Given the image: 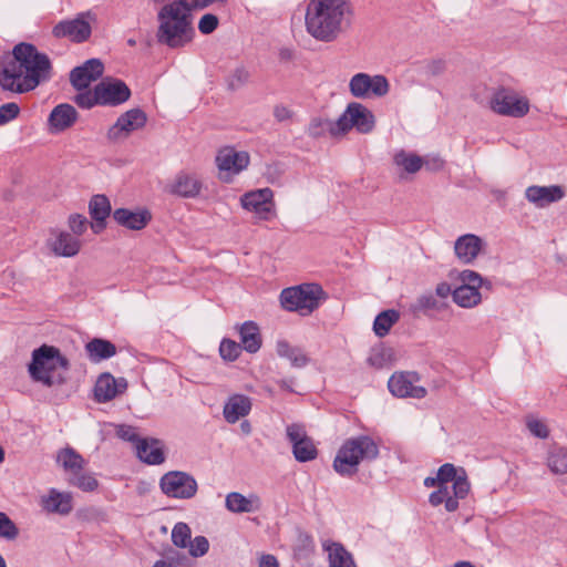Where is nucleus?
I'll return each instance as SVG.
<instances>
[{"mask_svg":"<svg viewBox=\"0 0 567 567\" xmlns=\"http://www.w3.org/2000/svg\"><path fill=\"white\" fill-rule=\"evenodd\" d=\"M153 567H177L172 560L159 559L154 563Z\"/></svg>","mask_w":567,"mask_h":567,"instance_id":"nucleus-64","label":"nucleus"},{"mask_svg":"<svg viewBox=\"0 0 567 567\" xmlns=\"http://www.w3.org/2000/svg\"><path fill=\"white\" fill-rule=\"evenodd\" d=\"M202 188V181L195 174L186 172L178 173L173 182L166 186V190L169 194L183 198H195L199 196Z\"/></svg>","mask_w":567,"mask_h":567,"instance_id":"nucleus-22","label":"nucleus"},{"mask_svg":"<svg viewBox=\"0 0 567 567\" xmlns=\"http://www.w3.org/2000/svg\"><path fill=\"white\" fill-rule=\"evenodd\" d=\"M446 62L442 59L432 60L426 64V73L432 76H439L444 73Z\"/></svg>","mask_w":567,"mask_h":567,"instance_id":"nucleus-57","label":"nucleus"},{"mask_svg":"<svg viewBox=\"0 0 567 567\" xmlns=\"http://www.w3.org/2000/svg\"><path fill=\"white\" fill-rule=\"evenodd\" d=\"M279 58L281 61H290L293 58V52L288 48H282L279 51Z\"/></svg>","mask_w":567,"mask_h":567,"instance_id":"nucleus-63","label":"nucleus"},{"mask_svg":"<svg viewBox=\"0 0 567 567\" xmlns=\"http://www.w3.org/2000/svg\"><path fill=\"white\" fill-rule=\"evenodd\" d=\"M392 354L393 352L390 348L383 346L375 347L371 350L367 361L371 367L380 369L391 361Z\"/></svg>","mask_w":567,"mask_h":567,"instance_id":"nucleus-42","label":"nucleus"},{"mask_svg":"<svg viewBox=\"0 0 567 567\" xmlns=\"http://www.w3.org/2000/svg\"><path fill=\"white\" fill-rule=\"evenodd\" d=\"M68 225L71 230V234L79 238L86 231L89 220L84 215L71 214L68 218Z\"/></svg>","mask_w":567,"mask_h":567,"instance_id":"nucleus-48","label":"nucleus"},{"mask_svg":"<svg viewBox=\"0 0 567 567\" xmlns=\"http://www.w3.org/2000/svg\"><path fill=\"white\" fill-rule=\"evenodd\" d=\"M192 532L186 523H177L172 530V542L179 548H186L190 542Z\"/></svg>","mask_w":567,"mask_h":567,"instance_id":"nucleus-45","label":"nucleus"},{"mask_svg":"<svg viewBox=\"0 0 567 567\" xmlns=\"http://www.w3.org/2000/svg\"><path fill=\"white\" fill-rule=\"evenodd\" d=\"M116 435L124 441L136 442V444L140 441L135 427L131 425H118L116 427Z\"/></svg>","mask_w":567,"mask_h":567,"instance_id":"nucleus-56","label":"nucleus"},{"mask_svg":"<svg viewBox=\"0 0 567 567\" xmlns=\"http://www.w3.org/2000/svg\"><path fill=\"white\" fill-rule=\"evenodd\" d=\"M113 219L120 225L131 230H141L150 223L152 216L148 210H131L127 208H117L113 212Z\"/></svg>","mask_w":567,"mask_h":567,"instance_id":"nucleus-28","label":"nucleus"},{"mask_svg":"<svg viewBox=\"0 0 567 567\" xmlns=\"http://www.w3.org/2000/svg\"><path fill=\"white\" fill-rule=\"evenodd\" d=\"M261 505L260 497L255 493L245 496L241 493L231 492L225 498L226 508L236 514L258 512L261 509Z\"/></svg>","mask_w":567,"mask_h":567,"instance_id":"nucleus-27","label":"nucleus"},{"mask_svg":"<svg viewBox=\"0 0 567 567\" xmlns=\"http://www.w3.org/2000/svg\"><path fill=\"white\" fill-rule=\"evenodd\" d=\"M69 368V360L58 348L42 344L32 351V360L28 364V372L32 381L52 388L66 382V377L60 370L66 372Z\"/></svg>","mask_w":567,"mask_h":567,"instance_id":"nucleus-4","label":"nucleus"},{"mask_svg":"<svg viewBox=\"0 0 567 567\" xmlns=\"http://www.w3.org/2000/svg\"><path fill=\"white\" fill-rule=\"evenodd\" d=\"M549 470L557 475L567 474V450L556 449L547 457Z\"/></svg>","mask_w":567,"mask_h":567,"instance_id":"nucleus-41","label":"nucleus"},{"mask_svg":"<svg viewBox=\"0 0 567 567\" xmlns=\"http://www.w3.org/2000/svg\"><path fill=\"white\" fill-rule=\"evenodd\" d=\"M189 554L193 557H202L204 556L209 548V543L204 536H196L193 540L190 539L188 546Z\"/></svg>","mask_w":567,"mask_h":567,"instance_id":"nucleus-51","label":"nucleus"},{"mask_svg":"<svg viewBox=\"0 0 567 567\" xmlns=\"http://www.w3.org/2000/svg\"><path fill=\"white\" fill-rule=\"evenodd\" d=\"M526 425L529 432L538 439H547L549 435L547 425L538 419H527Z\"/></svg>","mask_w":567,"mask_h":567,"instance_id":"nucleus-53","label":"nucleus"},{"mask_svg":"<svg viewBox=\"0 0 567 567\" xmlns=\"http://www.w3.org/2000/svg\"><path fill=\"white\" fill-rule=\"evenodd\" d=\"M436 481L440 485L449 486L452 483V491L456 498H465L470 492V482L464 468H456L451 463L443 464L436 473Z\"/></svg>","mask_w":567,"mask_h":567,"instance_id":"nucleus-19","label":"nucleus"},{"mask_svg":"<svg viewBox=\"0 0 567 567\" xmlns=\"http://www.w3.org/2000/svg\"><path fill=\"white\" fill-rule=\"evenodd\" d=\"M286 434L292 445V454L298 462L306 463L317 457L318 450L303 425L290 424L286 429Z\"/></svg>","mask_w":567,"mask_h":567,"instance_id":"nucleus-14","label":"nucleus"},{"mask_svg":"<svg viewBox=\"0 0 567 567\" xmlns=\"http://www.w3.org/2000/svg\"><path fill=\"white\" fill-rule=\"evenodd\" d=\"M330 567H357L352 555L339 543L324 545Z\"/></svg>","mask_w":567,"mask_h":567,"instance_id":"nucleus-36","label":"nucleus"},{"mask_svg":"<svg viewBox=\"0 0 567 567\" xmlns=\"http://www.w3.org/2000/svg\"><path fill=\"white\" fill-rule=\"evenodd\" d=\"M178 2H184L187 11L190 13L196 10H204L212 6L215 2L226 4L228 0H177Z\"/></svg>","mask_w":567,"mask_h":567,"instance_id":"nucleus-55","label":"nucleus"},{"mask_svg":"<svg viewBox=\"0 0 567 567\" xmlns=\"http://www.w3.org/2000/svg\"><path fill=\"white\" fill-rule=\"evenodd\" d=\"M69 483L84 492H93L99 486V482L93 475L83 473L82 471L71 476Z\"/></svg>","mask_w":567,"mask_h":567,"instance_id":"nucleus-44","label":"nucleus"},{"mask_svg":"<svg viewBox=\"0 0 567 567\" xmlns=\"http://www.w3.org/2000/svg\"><path fill=\"white\" fill-rule=\"evenodd\" d=\"M159 487L164 495L177 499H190L198 491L195 477L183 471H171L159 480Z\"/></svg>","mask_w":567,"mask_h":567,"instance_id":"nucleus-10","label":"nucleus"},{"mask_svg":"<svg viewBox=\"0 0 567 567\" xmlns=\"http://www.w3.org/2000/svg\"><path fill=\"white\" fill-rule=\"evenodd\" d=\"M414 312L439 309V301L432 293H425L420 296L416 301L411 306Z\"/></svg>","mask_w":567,"mask_h":567,"instance_id":"nucleus-49","label":"nucleus"},{"mask_svg":"<svg viewBox=\"0 0 567 567\" xmlns=\"http://www.w3.org/2000/svg\"><path fill=\"white\" fill-rule=\"evenodd\" d=\"M51 235L49 247L55 256L70 258L78 255L81 250L82 241L71 233L54 230Z\"/></svg>","mask_w":567,"mask_h":567,"instance_id":"nucleus-25","label":"nucleus"},{"mask_svg":"<svg viewBox=\"0 0 567 567\" xmlns=\"http://www.w3.org/2000/svg\"><path fill=\"white\" fill-rule=\"evenodd\" d=\"M218 18L213 13L204 14L198 22V30L203 34H210L218 27Z\"/></svg>","mask_w":567,"mask_h":567,"instance_id":"nucleus-54","label":"nucleus"},{"mask_svg":"<svg viewBox=\"0 0 567 567\" xmlns=\"http://www.w3.org/2000/svg\"><path fill=\"white\" fill-rule=\"evenodd\" d=\"M130 97L131 90L122 80L106 78L97 83L93 91L78 93L73 101L82 109H92L95 105L117 106Z\"/></svg>","mask_w":567,"mask_h":567,"instance_id":"nucleus-6","label":"nucleus"},{"mask_svg":"<svg viewBox=\"0 0 567 567\" xmlns=\"http://www.w3.org/2000/svg\"><path fill=\"white\" fill-rule=\"evenodd\" d=\"M93 21H95V16L92 12H82L72 20L59 22L52 32L56 38H69L73 42L81 43L90 38L91 22Z\"/></svg>","mask_w":567,"mask_h":567,"instance_id":"nucleus-12","label":"nucleus"},{"mask_svg":"<svg viewBox=\"0 0 567 567\" xmlns=\"http://www.w3.org/2000/svg\"><path fill=\"white\" fill-rule=\"evenodd\" d=\"M493 112L503 116L523 117L529 112V101L513 89L498 87L489 100Z\"/></svg>","mask_w":567,"mask_h":567,"instance_id":"nucleus-9","label":"nucleus"},{"mask_svg":"<svg viewBox=\"0 0 567 567\" xmlns=\"http://www.w3.org/2000/svg\"><path fill=\"white\" fill-rule=\"evenodd\" d=\"M240 344L249 353H256L261 347L259 327L254 321H246L239 328Z\"/></svg>","mask_w":567,"mask_h":567,"instance_id":"nucleus-33","label":"nucleus"},{"mask_svg":"<svg viewBox=\"0 0 567 567\" xmlns=\"http://www.w3.org/2000/svg\"><path fill=\"white\" fill-rule=\"evenodd\" d=\"M241 344L230 339H224L219 346V353L224 360L235 361L241 353Z\"/></svg>","mask_w":567,"mask_h":567,"instance_id":"nucleus-46","label":"nucleus"},{"mask_svg":"<svg viewBox=\"0 0 567 567\" xmlns=\"http://www.w3.org/2000/svg\"><path fill=\"white\" fill-rule=\"evenodd\" d=\"M259 567H278V560L272 555H262L259 560Z\"/></svg>","mask_w":567,"mask_h":567,"instance_id":"nucleus-59","label":"nucleus"},{"mask_svg":"<svg viewBox=\"0 0 567 567\" xmlns=\"http://www.w3.org/2000/svg\"><path fill=\"white\" fill-rule=\"evenodd\" d=\"M164 559L172 560L177 567H179L185 557L181 555L178 551L171 550Z\"/></svg>","mask_w":567,"mask_h":567,"instance_id":"nucleus-61","label":"nucleus"},{"mask_svg":"<svg viewBox=\"0 0 567 567\" xmlns=\"http://www.w3.org/2000/svg\"><path fill=\"white\" fill-rule=\"evenodd\" d=\"M460 280L462 285H467L475 289H480L484 284H487L478 272L470 269H465L460 274ZM491 285L488 284V287Z\"/></svg>","mask_w":567,"mask_h":567,"instance_id":"nucleus-50","label":"nucleus"},{"mask_svg":"<svg viewBox=\"0 0 567 567\" xmlns=\"http://www.w3.org/2000/svg\"><path fill=\"white\" fill-rule=\"evenodd\" d=\"M248 164L249 155L247 152H238L229 146L219 150L216 156L219 178L224 182H229L230 176L239 174Z\"/></svg>","mask_w":567,"mask_h":567,"instance_id":"nucleus-15","label":"nucleus"},{"mask_svg":"<svg viewBox=\"0 0 567 567\" xmlns=\"http://www.w3.org/2000/svg\"><path fill=\"white\" fill-rule=\"evenodd\" d=\"M419 380V374L415 372L394 373L389 379L388 388L393 395L399 398L422 399L426 395V389L415 384Z\"/></svg>","mask_w":567,"mask_h":567,"instance_id":"nucleus-17","label":"nucleus"},{"mask_svg":"<svg viewBox=\"0 0 567 567\" xmlns=\"http://www.w3.org/2000/svg\"><path fill=\"white\" fill-rule=\"evenodd\" d=\"M293 115V112L282 104H278L274 107V116L278 122L289 121Z\"/></svg>","mask_w":567,"mask_h":567,"instance_id":"nucleus-58","label":"nucleus"},{"mask_svg":"<svg viewBox=\"0 0 567 567\" xmlns=\"http://www.w3.org/2000/svg\"><path fill=\"white\" fill-rule=\"evenodd\" d=\"M137 457L150 465H158L165 461L163 445L156 439H144L136 444Z\"/></svg>","mask_w":567,"mask_h":567,"instance_id":"nucleus-30","label":"nucleus"},{"mask_svg":"<svg viewBox=\"0 0 567 567\" xmlns=\"http://www.w3.org/2000/svg\"><path fill=\"white\" fill-rule=\"evenodd\" d=\"M453 301L462 308H473L481 303L480 290L467 285H461L452 292Z\"/></svg>","mask_w":567,"mask_h":567,"instance_id":"nucleus-37","label":"nucleus"},{"mask_svg":"<svg viewBox=\"0 0 567 567\" xmlns=\"http://www.w3.org/2000/svg\"><path fill=\"white\" fill-rule=\"evenodd\" d=\"M79 113L74 106L68 103L56 105L48 118L49 131L53 134L61 133L78 121Z\"/></svg>","mask_w":567,"mask_h":567,"instance_id":"nucleus-26","label":"nucleus"},{"mask_svg":"<svg viewBox=\"0 0 567 567\" xmlns=\"http://www.w3.org/2000/svg\"><path fill=\"white\" fill-rule=\"evenodd\" d=\"M49 58L30 43L17 44L0 65V86L4 91L25 93L49 79Z\"/></svg>","mask_w":567,"mask_h":567,"instance_id":"nucleus-1","label":"nucleus"},{"mask_svg":"<svg viewBox=\"0 0 567 567\" xmlns=\"http://www.w3.org/2000/svg\"><path fill=\"white\" fill-rule=\"evenodd\" d=\"M85 350L92 362H100L116 354V347L109 340L94 338L86 343Z\"/></svg>","mask_w":567,"mask_h":567,"instance_id":"nucleus-34","label":"nucleus"},{"mask_svg":"<svg viewBox=\"0 0 567 567\" xmlns=\"http://www.w3.org/2000/svg\"><path fill=\"white\" fill-rule=\"evenodd\" d=\"M565 188L559 185L537 186L533 185L526 188V199L538 208H544L553 203H557L565 197Z\"/></svg>","mask_w":567,"mask_h":567,"instance_id":"nucleus-23","label":"nucleus"},{"mask_svg":"<svg viewBox=\"0 0 567 567\" xmlns=\"http://www.w3.org/2000/svg\"><path fill=\"white\" fill-rule=\"evenodd\" d=\"M157 41L172 49L186 45L192 41L194 29L192 27V14L187 11L184 2L177 0L165 4L158 12Z\"/></svg>","mask_w":567,"mask_h":567,"instance_id":"nucleus-3","label":"nucleus"},{"mask_svg":"<svg viewBox=\"0 0 567 567\" xmlns=\"http://www.w3.org/2000/svg\"><path fill=\"white\" fill-rule=\"evenodd\" d=\"M126 389V379H115L111 373L105 372L95 382L94 395L97 402H109L117 394L124 393Z\"/></svg>","mask_w":567,"mask_h":567,"instance_id":"nucleus-24","label":"nucleus"},{"mask_svg":"<svg viewBox=\"0 0 567 567\" xmlns=\"http://www.w3.org/2000/svg\"><path fill=\"white\" fill-rule=\"evenodd\" d=\"M276 353L278 357L288 360L295 368H303L310 361L301 348L290 344L287 340L276 342Z\"/></svg>","mask_w":567,"mask_h":567,"instance_id":"nucleus-31","label":"nucleus"},{"mask_svg":"<svg viewBox=\"0 0 567 567\" xmlns=\"http://www.w3.org/2000/svg\"><path fill=\"white\" fill-rule=\"evenodd\" d=\"M484 248V240L474 234L462 235L454 243L455 256L464 265L473 264Z\"/></svg>","mask_w":567,"mask_h":567,"instance_id":"nucleus-21","label":"nucleus"},{"mask_svg":"<svg viewBox=\"0 0 567 567\" xmlns=\"http://www.w3.org/2000/svg\"><path fill=\"white\" fill-rule=\"evenodd\" d=\"M240 203L243 208L255 213L261 220H269L276 215L274 192L268 187L244 194Z\"/></svg>","mask_w":567,"mask_h":567,"instance_id":"nucleus-13","label":"nucleus"},{"mask_svg":"<svg viewBox=\"0 0 567 567\" xmlns=\"http://www.w3.org/2000/svg\"><path fill=\"white\" fill-rule=\"evenodd\" d=\"M389 81L381 74L370 75L361 72L354 74L349 81V91L357 99L382 97L389 93Z\"/></svg>","mask_w":567,"mask_h":567,"instance_id":"nucleus-11","label":"nucleus"},{"mask_svg":"<svg viewBox=\"0 0 567 567\" xmlns=\"http://www.w3.org/2000/svg\"><path fill=\"white\" fill-rule=\"evenodd\" d=\"M375 126L373 113L363 104L352 102L334 123H329V131L332 135L346 134L355 128L361 134L372 132Z\"/></svg>","mask_w":567,"mask_h":567,"instance_id":"nucleus-8","label":"nucleus"},{"mask_svg":"<svg viewBox=\"0 0 567 567\" xmlns=\"http://www.w3.org/2000/svg\"><path fill=\"white\" fill-rule=\"evenodd\" d=\"M40 506L49 514L66 516L73 509V496L70 492L50 488L47 494L40 497Z\"/></svg>","mask_w":567,"mask_h":567,"instance_id":"nucleus-20","label":"nucleus"},{"mask_svg":"<svg viewBox=\"0 0 567 567\" xmlns=\"http://www.w3.org/2000/svg\"><path fill=\"white\" fill-rule=\"evenodd\" d=\"M399 319L400 313L394 309H389L380 312L375 317L373 322L374 333L380 338L385 337L390 332L392 326L395 324L399 321Z\"/></svg>","mask_w":567,"mask_h":567,"instance_id":"nucleus-38","label":"nucleus"},{"mask_svg":"<svg viewBox=\"0 0 567 567\" xmlns=\"http://www.w3.org/2000/svg\"><path fill=\"white\" fill-rule=\"evenodd\" d=\"M330 122L323 123L321 120H313L309 126V132L312 136H318L321 133V126L326 124L329 127Z\"/></svg>","mask_w":567,"mask_h":567,"instance_id":"nucleus-60","label":"nucleus"},{"mask_svg":"<svg viewBox=\"0 0 567 567\" xmlns=\"http://www.w3.org/2000/svg\"><path fill=\"white\" fill-rule=\"evenodd\" d=\"M103 72L104 65L102 61L100 59H90L70 72V83L79 93L91 91L89 89L91 83L100 79Z\"/></svg>","mask_w":567,"mask_h":567,"instance_id":"nucleus-18","label":"nucleus"},{"mask_svg":"<svg viewBox=\"0 0 567 567\" xmlns=\"http://www.w3.org/2000/svg\"><path fill=\"white\" fill-rule=\"evenodd\" d=\"M92 219L105 220L111 214V204L105 195H95L89 203Z\"/></svg>","mask_w":567,"mask_h":567,"instance_id":"nucleus-40","label":"nucleus"},{"mask_svg":"<svg viewBox=\"0 0 567 567\" xmlns=\"http://www.w3.org/2000/svg\"><path fill=\"white\" fill-rule=\"evenodd\" d=\"M435 292L441 298H446L451 293V287L446 282H441L436 286Z\"/></svg>","mask_w":567,"mask_h":567,"instance_id":"nucleus-62","label":"nucleus"},{"mask_svg":"<svg viewBox=\"0 0 567 567\" xmlns=\"http://www.w3.org/2000/svg\"><path fill=\"white\" fill-rule=\"evenodd\" d=\"M393 165L400 179L403 181L408 175L416 174L423 167L424 159L415 153L400 150L393 155Z\"/></svg>","mask_w":567,"mask_h":567,"instance_id":"nucleus-29","label":"nucleus"},{"mask_svg":"<svg viewBox=\"0 0 567 567\" xmlns=\"http://www.w3.org/2000/svg\"><path fill=\"white\" fill-rule=\"evenodd\" d=\"M327 298L321 286L303 284L286 288L280 293V303L288 311H296L301 316H309Z\"/></svg>","mask_w":567,"mask_h":567,"instance_id":"nucleus-7","label":"nucleus"},{"mask_svg":"<svg viewBox=\"0 0 567 567\" xmlns=\"http://www.w3.org/2000/svg\"><path fill=\"white\" fill-rule=\"evenodd\" d=\"M379 455L377 443L367 435L347 440L337 453L333 468L343 476H351L358 472L361 461H372Z\"/></svg>","mask_w":567,"mask_h":567,"instance_id":"nucleus-5","label":"nucleus"},{"mask_svg":"<svg viewBox=\"0 0 567 567\" xmlns=\"http://www.w3.org/2000/svg\"><path fill=\"white\" fill-rule=\"evenodd\" d=\"M56 462L62 465L64 471L69 472L71 476L79 474L84 466V458L72 447L62 449L56 455Z\"/></svg>","mask_w":567,"mask_h":567,"instance_id":"nucleus-35","label":"nucleus"},{"mask_svg":"<svg viewBox=\"0 0 567 567\" xmlns=\"http://www.w3.org/2000/svg\"><path fill=\"white\" fill-rule=\"evenodd\" d=\"M147 116L141 109H131L123 113L107 131L110 141H118L145 126Z\"/></svg>","mask_w":567,"mask_h":567,"instance_id":"nucleus-16","label":"nucleus"},{"mask_svg":"<svg viewBox=\"0 0 567 567\" xmlns=\"http://www.w3.org/2000/svg\"><path fill=\"white\" fill-rule=\"evenodd\" d=\"M251 409L249 398L245 395H234L224 406V416L228 423H236L240 417L246 416Z\"/></svg>","mask_w":567,"mask_h":567,"instance_id":"nucleus-32","label":"nucleus"},{"mask_svg":"<svg viewBox=\"0 0 567 567\" xmlns=\"http://www.w3.org/2000/svg\"><path fill=\"white\" fill-rule=\"evenodd\" d=\"M20 114V106L14 103H6L0 106V126L9 123L10 121L18 117Z\"/></svg>","mask_w":567,"mask_h":567,"instance_id":"nucleus-52","label":"nucleus"},{"mask_svg":"<svg viewBox=\"0 0 567 567\" xmlns=\"http://www.w3.org/2000/svg\"><path fill=\"white\" fill-rule=\"evenodd\" d=\"M458 499L455 495L451 496L450 487L440 485L436 491L431 493L429 502L433 506H439L442 503L445 505L447 512H455L458 508Z\"/></svg>","mask_w":567,"mask_h":567,"instance_id":"nucleus-39","label":"nucleus"},{"mask_svg":"<svg viewBox=\"0 0 567 567\" xmlns=\"http://www.w3.org/2000/svg\"><path fill=\"white\" fill-rule=\"evenodd\" d=\"M351 16L349 0H309L306 30L317 41L333 42L349 28Z\"/></svg>","mask_w":567,"mask_h":567,"instance_id":"nucleus-2","label":"nucleus"},{"mask_svg":"<svg viewBox=\"0 0 567 567\" xmlns=\"http://www.w3.org/2000/svg\"><path fill=\"white\" fill-rule=\"evenodd\" d=\"M19 535V528L13 520L6 514L0 512V537L7 540H13Z\"/></svg>","mask_w":567,"mask_h":567,"instance_id":"nucleus-47","label":"nucleus"},{"mask_svg":"<svg viewBox=\"0 0 567 567\" xmlns=\"http://www.w3.org/2000/svg\"><path fill=\"white\" fill-rule=\"evenodd\" d=\"M249 71L243 66H236L227 76L226 83L230 91H236L243 87L249 80Z\"/></svg>","mask_w":567,"mask_h":567,"instance_id":"nucleus-43","label":"nucleus"}]
</instances>
